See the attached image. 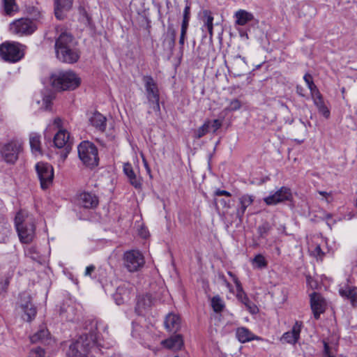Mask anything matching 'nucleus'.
Masks as SVG:
<instances>
[{"mask_svg":"<svg viewBox=\"0 0 357 357\" xmlns=\"http://www.w3.org/2000/svg\"><path fill=\"white\" fill-rule=\"evenodd\" d=\"M55 53L56 58L63 63L73 64L80 57L77 42L69 32L63 31L56 39Z\"/></svg>","mask_w":357,"mask_h":357,"instance_id":"1","label":"nucleus"},{"mask_svg":"<svg viewBox=\"0 0 357 357\" xmlns=\"http://www.w3.org/2000/svg\"><path fill=\"white\" fill-rule=\"evenodd\" d=\"M15 225L21 243L29 244L33 241L36 235V225L31 215L25 211H19L15 218Z\"/></svg>","mask_w":357,"mask_h":357,"instance_id":"2","label":"nucleus"},{"mask_svg":"<svg viewBox=\"0 0 357 357\" xmlns=\"http://www.w3.org/2000/svg\"><path fill=\"white\" fill-rule=\"evenodd\" d=\"M96 335L94 331L81 335L69 345L67 356L69 357H84L95 345Z\"/></svg>","mask_w":357,"mask_h":357,"instance_id":"3","label":"nucleus"},{"mask_svg":"<svg viewBox=\"0 0 357 357\" xmlns=\"http://www.w3.org/2000/svg\"><path fill=\"white\" fill-rule=\"evenodd\" d=\"M52 86L57 90H74L80 84V79L72 71L58 72L50 77Z\"/></svg>","mask_w":357,"mask_h":357,"instance_id":"4","label":"nucleus"},{"mask_svg":"<svg viewBox=\"0 0 357 357\" xmlns=\"http://www.w3.org/2000/svg\"><path fill=\"white\" fill-rule=\"evenodd\" d=\"M78 156L87 167L93 168L98 165L99 158L97 147L89 141H84L77 147Z\"/></svg>","mask_w":357,"mask_h":357,"instance_id":"5","label":"nucleus"},{"mask_svg":"<svg viewBox=\"0 0 357 357\" xmlns=\"http://www.w3.org/2000/svg\"><path fill=\"white\" fill-rule=\"evenodd\" d=\"M123 262L124 267L132 273L139 271L144 266L145 260L139 250H130L123 253Z\"/></svg>","mask_w":357,"mask_h":357,"instance_id":"6","label":"nucleus"},{"mask_svg":"<svg viewBox=\"0 0 357 357\" xmlns=\"http://www.w3.org/2000/svg\"><path fill=\"white\" fill-rule=\"evenodd\" d=\"M18 43H4L0 45V56L6 61L15 63L24 56Z\"/></svg>","mask_w":357,"mask_h":357,"instance_id":"7","label":"nucleus"},{"mask_svg":"<svg viewBox=\"0 0 357 357\" xmlns=\"http://www.w3.org/2000/svg\"><path fill=\"white\" fill-rule=\"evenodd\" d=\"M146 91L147 98L151 107L157 113L160 112V95L156 82L151 76H145L143 78Z\"/></svg>","mask_w":357,"mask_h":357,"instance_id":"8","label":"nucleus"},{"mask_svg":"<svg viewBox=\"0 0 357 357\" xmlns=\"http://www.w3.org/2000/svg\"><path fill=\"white\" fill-rule=\"evenodd\" d=\"M35 168L41 188L43 190L47 189L53 183V167L47 162H40L36 165Z\"/></svg>","mask_w":357,"mask_h":357,"instance_id":"9","label":"nucleus"},{"mask_svg":"<svg viewBox=\"0 0 357 357\" xmlns=\"http://www.w3.org/2000/svg\"><path fill=\"white\" fill-rule=\"evenodd\" d=\"M36 23L29 18H20L10 24L11 33L19 36H29L36 30Z\"/></svg>","mask_w":357,"mask_h":357,"instance_id":"10","label":"nucleus"},{"mask_svg":"<svg viewBox=\"0 0 357 357\" xmlns=\"http://www.w3.org/2000/svg\"><path fill=\"white\" fill-rule=\"evenodd\" d=\"M22 150V143L17 140H12L3 145L1 149V155L6 162L14 164L17 160Z\"/></svg>","mask_w":357,"mask_h":357,"instance_id":"11","label":"nucleus"},{"mask_svg":"<svg viewBox=\"0 0 357 357\" xmlns=\"http://www.w3.org/2000/svg\"><path fill=\"white\" fill-rule=\"evenodd\" d=\"M293 195L289 188L282 186L280 189L263 199L268 206L276 205L286 201H291Z\"/></svg>","mask_w":357,"mask_h":357,"instance_id":"12","label":"nucleus"},{"mask_svg":"<svg viewBox=\"0 0 357 357\" xmlns=\"http://www.w3.org/2000/svg\"><path fill=\"white\" fill-rule=\"evenodd\" d=\"M20 307L26 318L24 317L26 321H31L36 314V309L31 302V296L26 292H23L20 295Z\"/></svg>","mask_w":357,"mask_h":357,"instance_id":"13","label":"nucleus"},{"mask_svg":"<svg viewBox=\"0 0 357 357\" xmlns=\"http://www.w3.org/2000/svg\"><path fill=\"white\" fill-rule=\"evenodd\" d=\"M326 305L325 299L319 293L313 292L310 294V306L316 319H319L320 314L324 312Z\"/></svg>","mask_w":357,"mask_h":357,"instance_id":"14","label":"nucleus"},{"mask_svg":"<svg viewBox=\"0 0 357 357\" xmlns=\"http://www.w3.org/2000/svg\"><path fill=\"white\" fill-rule=\"evenodd\" d=\"M229 73L234 77L241 76L247 70V62L245 57L240 55L234 56L230 62V66L227 67Z\"/></svg>","mask_w":357,"mask_h":357,"instance_id":"15","label":"nucleus"},{"mask_svg":"<svg viewBox=\"0 0 357 357\" xmlns=\"http://www.w3.org/2000/svg\"><path fill=\"white\" fill-rule=\"evenodd\" d=\"M302 326L303 323L301 321H296L291 330L282 335L281 341L288 344H295L300 339Z\"/></svg>","mask_w":357,"mask_h":357,"instance_id":"16","label":"nucleus"},{"mask_svg":"<svg viewBox=\"0 0 357 357\" xmlns=\"http://www.w3.org/2000/svg\"><path fill=\"white\" fill-rule=\"evenodd\" d=\"M73 0H54L55 17L61 20L65 17V13L72 8Z\"/></svg>","mask_w":357,"mask_h":357,"instance_id":"17","label":"nucleus"},{"mask_svg":"<svg viewBox=\"0 0 357 357\" xmlns=\"http://www.w3.org/2000/svg\"><path fill=\"white\" fill-rule=\"evenodd\" d=\"M349 281L347 280V283L344 285H341L339 289V293L341 296L350 301L353 306L356 305L357 290L355 287L349 284Z\"/></svg>","mask_w":357,"mask_h":357,"instance_id":"18","label":"nucleus"},{"mask_svg":"<svg viewBox=\"0 0 357 357\" xmlns=\"http://www.w3.org/2000/svg\"><path fill=\"white\" fill-rule=\"evenodd\" d=\"M79 204L86 208H94L98 204V198L94 194L82 192L79 195Z\"/></svg>","mask_w":357,"mask_h":357,"instance_id":"19","label":"nucleus"},{"mask_svg":"<svg viewBox=\"0 0 357 357\" xmlns=\"http://www.w3.org/2000/svg\"><path fill=\"white\" fill-rule=\"evenodd\" d=\"M70 135L66 130L61 129L54 135V146L59 149L66 147L68 149L70 143L69 142Z\"/></svg>","mask_w":357,"mask_h":357,"instance_id":"20","label":"nucleus"},{"mask_svg":"<svg viewBox=\"0 0 357 357\" xmlns=\"http://www.w3.org/2000/svg\"><path fill=\"white\" fill-rule=\"evenodd\" d=\"M254 198V196L248 194L239 197V207L236 210V216L240 220H242L247 208L253 203Z\"/></svg>","mask_w":357,"mask_h":357,"instance_id":"21","label":"nucleus"},{"mask_svg":"<svg viewBox=\"0 0 357 357\" xmlns=\"http://www.w3.org/2000/svg\"><path fill=\"white\" fill-rule=\"evenodd\" d=\"M89 121L92 126L97 130L104 132L106 129L107 119L98 112H93L89 117Z\"/></svg>","mask_w":357,"mask_h":357,"instance_id":"22","label":"nucleus"},{"mask_svg":"<svg viewBox=\"0 0 357 357\" xmlns=\"http://www.w3.org/2000/svg\"><path fill=\"white\" fill-rule=\"evenodd\" d=\"M155 302L156 300L152 295L149 294L143 295L137 301L136 310L139 313H142L143 310L150 308L152 305H155Z\"/></svg>","mask_w":357,"mask_h":357,"instance_id":"23","label":"nucleus"},{"mask_svg":"<svg viewBox=\"0 0 357 357\" xmlns=\"http://www.w3.org/2000/svg\"><path fill=\"white\" fill-rule=\"evenodd\" d=\"M130 295V290L129 288L124 284L123 285L119 286L114 294V298L117 305H121L127 301Z\"/></svg>","mask_w":357,"mask_h":357,"instance_id":"24","label":"nucleus"},{"mask_svg":"<svg viewBox=\"0 0 357 357\" xmlns=\"http://www.w3.org/2000/svg\"><path fill=\"white\" fill-rule=\"evenodd\" d=\"M236 335L238 340L241 343H245L252 340H258L260 339L245 327L238 328L236 332Z\"/></svg>","mask_w":357,"mask_h":357,"instance_id":"25","label":"nucleus"},{"mask_svg":"<svg viewBox=\"0 0 357 357\" xmlns=\"http://www.w3.org/2000/svg\"><path fill=\"white\" fill-rule=\"evenodd\" d=\"M162 345L172 350H179L183 344V337L181 335H175L162 342Z\"/></svg>","mask_w":357,"mask_h":357,"instance_id":"26","label":"nucleus"},{"mask_svg":"<svg viewBox=\"0 0 357 357\" xmlns=\"http://www.w3.org/2000/svg\"><path fill=\"white\" fill-rule=\"evenodd\" d=\"M181 326L180 318L175 314H169L165 320V326L169 332H176Z\"/></svg>","mask_w":357,"mask_h":357,"instance_id":"27","label":"nucleus"},{"mask_svg":"<svg viewBox=\"0 0 357 357\" xmlns=\"http://www.w3.org/2000/svg\"><path fill=\"white\" fill-rule=\"evenodd\" d=\"M234 17H236V24L241 26L245 25L254 19L252 13L241 9L235 13Z\"/></svg>","mask_w":357,"mask_h":357,"instance_id":"28","label":"nucleus"},{"mask_svg":"<svg viewBox=\"0 0 357 357\" xmlns=\"http://www.w3.org/2000/svg\"><path fill=\"white\" fill-rule=\"evenodd\" d=\"M202 15L204 27L206 28L210 38H212L213 35V17L212 15V13L209 10H204L202 11Z\"/></svg>","mask_w":357,"mask_h":357,"instance_id":"29","label":"nucleus"},{"mask_svg":"<svg viewBox=\"0 0 357 357\" xmlns=\"http://www.w3.org/2000/svg\"><path fill=\"white\" fill-rule=\"evenodd\" d=\"M29 144L33 153L41 154L40 135L36 132H32L29 135Z\"/></svg>","mask_w":357,"mask_h":357,"instance_id":"30","label":"nucleus"},{"mask_svg":"<svg viewBox=\"0 0 357 357\" xmlns=\"http://www.w3.org/2000/svg\"><path fill=\"white\" fill-rule=\"evenodd\" d=\"M50 333L45 328L38 330L36 333L31 336L30 340L32 343L42 342L46 343L49 339Z\"/></svg>","mask_w":357,"mask_h":357,"instance_id":"31","label":"nucleus"},{"mask_svg":"<svg viewBox=\"0 0 357 357\" xmlns=\"http://www.w3.org/2000/svg\"><path fill=\"white\" fill-rule=\"evenodd\" d=\"M236 298L240 301L245 306L248 305L251 301L248 297L245 292L243 291L241 283L240 281H236Z\"/></svg>","mask_w":357,"mask_h":357,"instance_id":"32","label":"nucleus"},{"mask_svg":"<svg viewBox=\"0 0 357 357\" xmlns=\"http://www.w3.org/2000/svg\"><path fill=\"white\" fill-rule=\"evenodd\" d=\"M3 11L7 15H13L18 10L15 0H2Z\"/></svg>","mask_w":357,"mask_h":357,"instance_id":"33","label":"nucleus"},{"mask_svg":"<svg viewBox=\"0 0 357 357\" xmlns=\"http://www.w3.org/2000/svg\"><path fill=\"white\" fill-rule=\"evenodd\" d=\"M24 254L26 257L31 258L33 261H36L39 264L41 263L42 257L36 247L30 246L25 249Z\"/></svg>","mask_w":357,"mask_h":357,"instance_id":"34","label":"nucleus"},{"mask_svg":"<svg viewBox=\"0 0 357 357\" xmlns=\"http://www.w3.org/2000/svg\"><path fill=\"white\" fill-rule=\"evenodd\" d=\"M211 306L214 312H221L224 307L225 303L220 296H215L211 298Z\"/></svg>","mask_w":357,"mask_h":357,"instance_id":"35","label":"nucleus"},{"mask_svg":"<svg viewBox=\"0 0 357 357\" xmlns=\"http://www.w3.org/2000/svg\"><path fill=\"white\" fill-rule=\"evenodd\" d=\"M190 19V3L186 1V5L183 10V20L181 24V28L188 29L189 25V21Z\"/></svg>","mask_w":357,"mask_h":357,"instance_id":"36","label":"nucleus"},{"mask_svg":"<svg viewBox=\"0 0 357 357\" xmlns=\"http://www.w3.org/2000/svg\"><path fill=\"white\" fill-rule=\"evenodd\" d=\"M271 229L272 227L269 222L267 221L263 222L257 229L259 238H265Z\"/></svg>","mask_w":357,"mask_h":357,"instance_id":"37","label":"nucleus"},{"mask_svg":"<svg viewBox=\"0 0 357 357\" xmlns=\"http://www.w3.org/2000/svg\"><path fill=\"white\" fill-rule=\"evenodd\" d=\"M211 121H206L205 123L199 127L195 133V137L197 139H200L203 136H204L206 133H208L210 130Z\"/></svg>","mask_w":357,"mask_h":357,"instance_id":"38","label":"nucleus"},{"mask_svg":"<svg viewBox=\"0 0 357 357\" xmlns=\"http://www.w3.org/2000/svg\"><path fill=\"white\" fill-rule=\"evenodd\" d=\"M303 79H304L305 82H306L307 87L310 91L311 94L317 93L318 91H319L318 88L317 87V86L314 84L311 75L306 73L304 75Z\"/></svg>","mask_w":357,"mask_h":357,"instance_id":"39","label":"nucleus"},{"mask_svg":"<svg viewBox=\"0 0 357 357\" xmlns=\"http://www.w3.org/2000/svg\"><path fill=\"white\" fill-rule=\"evenodd\" d=\"M252 263L258 268H263L267 266L266 260L265 259L264 257L260 254L257 255L255 257V258L252 259Z\"/></svg>","mask_w":357,"mask_h":357,"instance_id":"40","label":"nucleus"},{"mask_svg":"<svg viewBox=\"0 0 357 357\" xmlns=\"http://www.w3.org/2000/svg\"><path fill=\"white\" fill-rule=\"evenodd\" d=\"M311 96L317 108H319L325 105L323 96L319 91L311 94Z\"/></svg>","mask_w":357,"mask_h":357,"instance_id":"41","label":"nucleus"},{"mask_svg":"<svg viewBox=\"0 0 357 357\" xmlns=\"http://www.w3.org/2000/svg\"><path fill=\"white\" fill-rule=\"evenodd\" d=\"M176 34V31L174 29H172L170 31L169 37L165 40V42L167 43L168 48L170 50H173V49L174 48Z\"/></svg>","mask_w":357,"mask_h":357,"instance_id":"42","label":"nucleus"},{"mask_svg":"<svg viewBox=\"0 0 357 357\" xmlns=\"http://www.w3.org/2000/svg\"><path fill=\"white\" fill-rule=\"evenodd\" d=\"M241 107V102L239 100L235 98L229 102V105L225 108V110L232 112L239 109Z\"/></svg>","mask_w":357,"mask_h":357,"instance_id":"43","label":"nucleus"},{"mask_svg":"<svg viewBox=\"0 0 357 357\" xmlns=\"http://www.w3.org/2000/svg\"><path fill=\"white\" fill-rule=\"evenodd\" d=\"M128 181L130 185H132L135 188L140 189L142 188V184L141 178L137 174L130 178Z\"/></svg>","mask_w":357,"mask_h":357,"instance_id":"44","label":"nucleus"},{"mask_svg":"<svg viewBox=\"0 0 357 357\" xmlns=\"http://www.w3.org/2000/svg\"><path fill=\"white\" fill-rule=\"evenodd\" d=\"M123 172L128 179L136 174L131 164L129 162L123 165Z\"/></svg>","mask_w":357,"mask_h":357,"instance_id":"45","label":"nucleus"},{"mask_svg":"<svg viewBox=\"0 0 357 357\" xmlns=\"http://www.w3.org/2000/svg\"><path fill=\"white\" fill-rule=\"evenodd\" d=\"M45 351L40 347H37L31 350L29 357H44Z\"/></svg>","mask_w":357,"mask_h":357,"instance_id":"46","label":"nucleus"},{"mask_svg":"<svg viewBox=\"0 0 357 357\" xmlns=\"http://www.w3.org/2000/svg\"><path fill=\"white\" fill-rule=\"evenodd\" d=\"M53 100L52 96H46L43 98V104L46 110H50L52 107V102Z\"/></svg>","mask_w":357,"mask_h":357,"instance_id":"47","label":"nucleus"},{"mask_svg":"<svg viewBox=\"0 0 357 357\" xmlns=\"http://www.w3.org/2000/svg\"><path fill=\"white\" fill-rule=\"evenodd\" d=\"M187 31H188V29H184V28L181 29V35H180V38H179V45L181 46V49H183V47Z\"/></svg>","mask_w":357,"mask_h":357,"instance_id":"48","label":"nucleus"},{"mask_svg":"<svg viewBox=\"0 0 357 357\" xmlns=\"http://www.w3.org/2000/svg\"><path fill=\"white\" fill-rule=\"evenodd\" d=\"M319 112L326 119H328L330 116V110L326 105L317 108Z\"/></svg>","mask_w":357,"mask_h":357,"instance_id":"49","label":"nucleus"},{"mask_svg":"<svg viewBox=\"0 0 357 357\" xmlns=\"http://www.w3.org/2000/svg\"><path fill=\"white\" fill-rule=\"evenodd\" d=\"M222 126V121L219 119H215L213 121H211V126L213 129V132H215L219 128Z\"/></svg>","mask_w":357,"mask_h":357,"instance_id":"50","label":"nucleus"},{"mask_svg":"<svg viewBox=\"0 0 357 357\" xmlns=\"http://www.w3.org/2000/svg\"><path fill=\"white\" fill-rule=\"evenodd\" d=\"M313 255L319 259H322L324 255V252L321 250V248L319 245H317L312 251Z\"/></svg>","mask_w":357,"mask_h":357,"instance_id":"51","label":"nucleus"},{"mask_svg":"<svg viewBox=\"0 0 357 357\" xmlns=\"http://www.w3.org/2000/svg\"><path fill=\"white\" fill-rule=\"evenodd\" d=\"M249 312L252 314H256L258 312L259 310L257 305L250 302L248 305L245 306Z\"/></svg>","mask_w":357,"mask_h":357,"instance_id":"52","label":"nucleus"},{"mask_svg":"<svg viewBox=\"0 0 357 357\" xmlns=\"http://www.w3.org/2000/svg\"><path fill=\"white\" fill-rule=\"evenodd\" d=\"M215 195L216 196H227V197H231V194L224 190L218 189L215 191Z\"/></svg>","mask_w":357,"mask_h":357,"instance_id":"53","label":"nucleus"},{"mask_svg":"<svg viewBox=\"0 0 357 357\" xmlns=\"http://www.w3.org/2000/svg\"><path fill=\"white\" fill-rule=\"evenodd\" d=\"M220 279L222 280V283L229 289V291H231L232 286L231 284L227 280L226 278L224 275H220L219 276Z\"/></svg>","mask_w":357,"mask_h":357,"instance_id":"54","label":"nucleus"},{"mask_svg":"<svg viewBox=\"0 0 357 357\" xmlns=\"http://www.w3.org/2000/svg\"><path fill=\"white\" fill-rule=\"evenodd\" d=\"M96 267L94 265H90L86 268L84 275L86 276H91V273L94 272Z\"/></svg>","mask_w":357,"mask_h":357,"instance_id":"55","label":"nucleus"},{"mask_svg":"<svg viewBox=\"0 0 357 357\" xmlns=\"http://www.w3.org/2000/svg\"><path fill=\"white\" fill-rule=\"evenodd\" d=\"M61 123H62V120L60 119V118H56L54 120V124L57 127V128H61Z\"/></svg>","mask_w":357,"mask_h":357,"instance_id":"56","label":"nucleus"},{"mask_svg":"<svg viewBox=\"0 0 357 357\" xmlns=\"http://www.w3.org/2000/svg\"><path fill=\"white\" fill-rule=\"evenodd\" d=\"M72 309H73V307H70V306H69V305H68V306H67V307H66V308H64V307H61V309H60V315L63 316V313H64L65 312H67V311H68V310H72Z\"/></svg>","mask_w":357,"mask_h":357,"instance_id":"57","label":"nucleus"},{"mask_svg":"<svg viewBox=\"0 0 357 357\" xmlns=\"http://www.w3.org/2000/svg\"><path fill=\"white\" fill-rule=\"evenodd\" d=\"M228 275L232 278L234 282L236 284V281H239L236 276L231 271H228Z\"/></svg>","mask_w":357,"mask_h":357,"instance_id":"58","label":"nucleus"},{"mask_svg":"<svg viewBox=\"0 0 357 357\" xmlns=\"http://www.w3.org/2000/svg\"><path fill=\"white\" fill-rule=\"evenodd\" d=\"M318 193L320 195H322L325 197H327L328 196L331 195V192H325V191H321V190H319L318 191Z\"/></svg>","mask_w":357,"mask_h":357,"instance_id":"59","label":"nucleus"},{"mask_svg":"<svg viewBox=\"0 0 357 357\" xmlns=\"http://www.w3.org/2000/svg\"><path fill=\"white\" fill-rule=\"evenodd\" d=\"M143 161H144V166H145V167H146V170H147L148 172H150V169H149V166H148V164H147L146 161L145 160V159H143Z\"/></svg>","mask_w":357,"mask_h":357,"instance_id":"60","label":"nucleus"},{"mask_svg":"<svg viewBox=\"0 0 357 357\" xmlns=\"http://www.w3.org/2000/svg\"><path fill=\"white\" fill-rule=\"evenodd\" d=\"M302 89H300L299 87H297V93L301 96H303L304 95L301 93Z\"/></svg>","mask_w":357,"mask_h":357,"instance_id":"61","label":"nucleus"},{"mask_svg":"<svg viewBox=\"0 0 357 357\" xmlns=\"http://www.w3.org/2000/svg\"><path fill=\"white\" fill-rule=\"evenodd\" d=\"M324 349H325L326 351H327L328 349V346L327 343H326V342H324Z\"/></svg>","mask_w":357,"mask_h":357,"instance_id":"62","label":"nucleus"},{"mask_svg":"<svg viewBox=\"0 0 357 357\" xmlns=\"http://www.w3.org/2000/svg\"><path fill=\"white\" fill-rule=\"evenodd\" d=\"M331 217H332V215H331V214H330V213H328V214L326 215V218L327 220L330 219Z\"/></svg>","mask_w":357,"mask_h":357,"instance_id":"63","label":"nucleus"},{"mask_svg":"<svg viewBox=\"0 0 357 357\" xmlns=\"http://www.w3.org/2000/svg\"><path fill=\"white\" fill-rule=\"evenodd\" d=\"M66 319L67 320H71V318H70V317H69L68 316H66Z\"/></svg>","mask_w":357,"mask_h":357,"instance_id":"64","label":"nucleus"}]
</instances>
